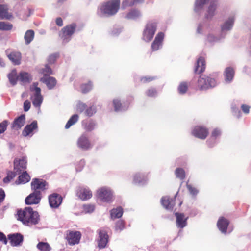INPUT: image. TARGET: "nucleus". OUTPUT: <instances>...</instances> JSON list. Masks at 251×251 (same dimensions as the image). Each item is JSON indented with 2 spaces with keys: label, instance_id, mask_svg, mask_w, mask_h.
Wrapping results in <instances>:
<instances>
[{
  "label": "nucleus",
  "instance_id": "obj_8",
  "mask_svg": "<svg viewBox=\"0 0 251 251\" xmlns=\"http://www.w3.org/2000/svg\"><path fill=\"white\" fill-rule=\"evenodd\" d=\"M76 196L82 201H86L92 197V193L87 186H79L77 187Z\"/></svg>",
  "mask_w": 251,
  "mask_h": 251
},
{
  "label": "nucleus",
  "instance_id": "obj_13",
  "mask_svg": "<svg viewBox=\"0 0 251 251\" xmlns=\"http://www.w3.org/2000/svg\"><path fill=\"white\" fill-rule=\"evenodd\" d=\"M49 205L52 208H58L62 202V197L57 193H53L49 196Z\"/></svg>",
  "mask_w": 251,
  "mask_h": 251
},
{
  "label": "nucleus",
  "instance_id": "obj_39",
  "mask_svg": "<svg viewBox=\"0 0 251 251\" xmlns=\"http://www.w3.org/2000/svg\"><path fill=\"white\" fill-rule=\"evenodd\" d=\"M209 0H196L194 10L196 13H199L203 8L205 4Z\"/></svg>",
  "mask_w": 251,
  "mask_h": 251
},
{
  "label": "nucleus",
  "instance_id": "obj_6",
  "mask_svg": "<svg viewBox=\"0 0 251 251\" xmlns=\"http://www.w3.org/2000/svg\"><path fill=\"white\" fill-rule=\"evenodd\" d=\"M76 28L75 24H72L64 27L59 33V36L64 43H68L71 39L72 35L74 34Z\"/></svg>",
  "mask_w": 251,
  "mask_h": 251
},
{
  "label": "nucleus",
  "instance_id": "obj_37",
  "mask_svg": "<svg viewBox=\"0 0 251 251\" xmlns=\"http://www.w3.org/2000/svg\"><path fill=\"white\" fill-rule=\"evenodd\" d=\"M19 80L24 83H29L32 80L31 75L25 72H20L19 75Z\"/></svg>",
  "mask_w": 251,
  "mask_h": 251
},
{
  "label": "nucleus",
  "instance_id": "obj_20",
  "mask_svg": "<svg viewBox=\"0 0 251 251\" xmlns=\"http://www.w3.org/2000/svg\"><path fill=\"white\" fill-rule=\"evenodd\" d=\"M40 81L45 83L49 90L53 89L57 83V81L54 77L48 75H45L41 77Z\"/></svg>",
  "mask_w": 251,
  "mask_h": 251
},
{
  "label": "nucleus",
  "instance_id": "obj_17",
  "mask_svg": "<svg viewBox=\"0 0 251 251\" xmlns=\"http://www.w3.org/2000/svg\"><path fill=\"white\" fill-rule=\"evenodd\" d=\"M208 132L207 128L201 126H197L192 131V134L196 137L204 139L207 136Z\"/></svg>",
  "mask_w": 251,
  "mask_h": 251
},
{
  "label": "nucleus",
  "instance_id": "obj_50",
  "mask_svg": "<svg viewBox=\"0 0 251 251\" xmlns=\"http://www.w3.org/2000/svg\"><path fill=\"white\" fill-rule=\"evenodd\" d=\"M223 39L224 38H222V36L221 34L218 37H215L212 34H209L208 35L207 38V41L210 43H214Z\"/></svg>",
  "mask_w": 251,
  "mask_h": 251
},
{
  "label": "nucleus",
  "instance_id": "obj_18",
  "mask_svg": "<svg viewBox=\"0 0 251 251\" xmlns=\"http://www.w3.org/2000/svg\"><path fill=\"white\" fill-rule=\"evenodd\" d=\"M178 192L175 195L174 198H170L168 197H163L161 199L162 205L167 210H172L175 205V199Z\"/></svg>",
  "mask_w": 251,
  "mask_h": 251
},
{
  "label": "nucleus",
  "instance_id": "obj_44",
  "mask_svg": "<svg viewBox=\"0 0 251 251\" xmlns=\"http://www.w3.org/2000/svg\"><path fill=\"white\" fill-rule=\"evenodd\" d=\"M175 174L177 178L183 180L185 177V172L184 169L181 168H177L176 169Z\"/></svg>",
  "mask_w": 251,
  "mask_h": 251
},
{
  "label": "nucleus",
  "instance_id": "obj_34",
  "mask_svg": "<svg viewBox=\"0 0 251 251\" xmlns=\"http://www.w3.org/2000/svg\"><path fill=\"white\" fill-rule=\"evenodd\" d=\"M123 214V209L121 206L113 208L110 210V216L112 219L121 218Z\"/></svg>",
  "mask_w": 251,
  "mask_h": 251
},
{
  "label": "nucleus",
  "instance_id": "obj_23",
  "mask_svg": "<svg viewBox=\"0 0 251 251\" xmlns=\"http://www.w3.org/2000/svg\"><path fill=\"white\" fill-rule=\"evenodd\" d=\"M113 103L114 110L116 112H123L126 111L128 109L129 105V102H127L126 103L123 102L122 103L120 100L118 99H114Z\"/></svg>",
  "mask_w": 251,
  "mask_h": 251
},
{
  "label": "nucleus",
  "instance_id": "obj_29",
  "mask_svg": "<svg viewBox=\"0 0 251 251\" xmlns=\"http://www.w3.org/2000/svg\"><path fill=\"white\" fill-rule=\"evenodd\" d=\"M205 69V61L202 57H199L197 61L195 67V72L196 73L200 74L202 73Z\"/></svg>",
  "mask_w": 251,
  "mask_h": 251
},
{
  "label": "nucleus",
  "instance_id": "obj_10",
  "mask_svg": "<svg viewBox=\"0 0 251 251\" xmlns=\"http://www.w3.org/2000/svg\"><path fill=\"white\" fill-rule=\"evenodd\" d=\"M81 234L79 231H70L67 234L66 239H67L68 244L70 245H74L79 243Z\"/></svg>",
  "mask_w": 251,
  "mask_h": 251
},
{
  "label": "nucleus",
  "instance_id": "obj_58",
  "mask_svg": "<svg viewBox=\"0 0 251 251\" xmlns=\"http://www.w3.org/2000/svg\"><path fill=\"white\" fill-rule=\"evenodd\" d=\"M146 94L148 97H155L157 96V92L155 88H151L146 92Z\"/></svg>",
  "mask_w": 251,
  "mask_h": 251
},
{
  "label": "nucleus",
  "instance_id": "obj_25",
  "mask_svg": "<svg viewBox=\"0 0 251 251\" xmlns=\"http://www.w3.org/2000/svg\"><path fill=\"white\" fill-rule=\"evenodd\" d=\"M77 145L79 148L86 150L91 148L90 142L85 134L82 135L77 141Z\"/></svg>",
  "mask_w": 251,
  "mask_h": 251
},
{
  "label": "nucleus",
  "instance_id": "obj_62",
  "mask_svg": "<svg viewBox=\"0 0 251 251\" xmlns=\"http://www.w3.org/2000/svg\"><path fill=\"white\" fill-rule=\"evenodd\" d=\"M250 108L249 105L246 104H242L241 106L242 111L246 114L249 113Z\"/></svg>",
  "mask_w": 251,
  "mask_h": 251
},
{
  "label": "nucleus",
  "instance_id": "obj_9",
  "mask_svg": "<svg viewBox=\"0 0 251 251\" xmlns=\"http://www.w3.org/2000/svg\"><path fill=\"white\" fill-rule=\"evenodd\" d=\"M41 198L40 191H33L25 198V203L26 205L37 204L40 202Z\"/></svg>",
  "mask_w": 251,
  "mask_h": 251
},
{
  "label": "nucleus",
  "instance_id": "obj_48",
  "mask_svg": "<svg viewBox=\"0 0 251 251\" xmlns=\"http://www.w3.org/2000/svg\"><path fill=\"white\" fill-rule=\"evenodd\" d=\"M59 57V54L58 53H54L50 55L48 59V64H53Z\"/></svg>",
  "mask_w": 251,
  "mask_h": 251
},
{
  "label": "nucleus",
  "instance_id": "obj_52",
  "mask_svg": "<svg viewBox=\"0 0 251 251\" xmlns=\"http://www.w3.org/2000/svg\"><path fill=\"white\" fill-rule=\"evenodd\" d=\"M95 209V206L94 204H88L83 205V210L85 213H91Z\"/></svg>",
  "mask_w": 251,
  "mask_h": 251
},
{
  "label": "nucleus",
  "instance_id": "obj_32",
  "mask_svg": "<svg viewBox=\"0 0 251 251\" xmlns=\"http://www.w3.org/2000/svg\"><path fill=\"white\" fill-rule=\"evenodd\" d=\"M8 57L14 65H19L21 63V54L19 52H12L8 55Z\"/></svg>",
  "mask_w": 251,
  "mask_h": 251
},
{
  "label": "nucleus",
  "instance_id": "obj_41",
  "mask_svg": "<svg viewBox=\"0 0 251 251\" xmlns=\"http://www.w3.org/2000/svg\"><path fill=\"white\" fill-rule=\"evenodd\" d=\"M78 115L77 114H74L71 117L69 120L67 122L65 128L66 129L69 128L72 125L76 123L78 120Z\"/></svg>",
  "mask_w": 251,
  "mask_h": 251
},
{
  "label": "nucleus",
  "instance_id": "obj_4",
  "mask_svg": "<svg viewBox=\"0 0 251 251\" xmlns=\"http://www.w3.org/2000/svg\"><path fill=\"white\" fill-rule=\"evenodd\" d=\"M157 24L155 20H152L147 23L142 33L143 40L149 42L153 39L157 29Z\"/></svg>",
  "mask_w": 251,
  "mask_h": 251
},
{
  "label": "nucleus",
  "instance_id": "obj_28",
  "mask_svg": "<svg viewBox=\"0 0 251 251\" xmlns=\"http://www.w3.org/2000/svg\"><path fill=\"white\" fill-rule=\"evenodd\" d=\"M221 135V131L219 129L216 128L212 132L210 138L207 141L208 147L211 148L217 144L216 139Z\"/></svg>",
  "mask_w": 251,
  "mask_h": 251
},
{
  "label": "nucleus",
  "instance_id": "obj_21",
  "mask_svg": "<svg viewBox=\"0 0 251 251\" xmlns=\"http://www.w3.org/2000/svg\"><path fill=\"white\" fill-rule=\"evenodd\" d=\"M218 5V1H212L207 7L205 17L207 19H211L216 14V10Z\"/></svg>",
  "mask_w": 251,
  "mask_h": 251
},
{
  "label": "nucleus",
  "instance_id": "obj_43",
  "mask_svg": "<svg viewBox=\"0 0 251 251\" xmlns=\"http://www.w3.org/2000/svg\"><path fill=\"white\" fill-rule=\"evenodd\" d=\"M188 84L185 82H182L179 85L177 90L179 94L183 95L186 93L188 90Z\"/></svg>",
  "mask_w": 251,
  "mask_h": 251
},
{
  "label": "nucleus",
  "instance_id": "obj_57",
  "mask_svg": "<svg viewBox=\"0 0 251 251\" xmlns=\"http://www.w3.org/2000/svg\"><path fill=\"white\" fill-rule=\"evenodd\" d=\"M123 28L120 26H114L111 31V34L113 36H116L119 35L122 32Z\"/></svg>",
  "mask_w": 251,
  "mask_h": 251
},
{
  "label": "nucleus",
  "instance_id": "obj_38",
  "mask_svg": "<svg viewBox=\"0 0 251 251\" xmlns=\"http://www.w3.org/2000/svg\"><path fill=\"white\" fill-rule=\"evenodd\" d=\"M35 33L32 29L27 30L24 36L25 44L26 45L29 44L34 39Z\"/></svg>",
  "mask_w": 251,
  "mask_h": 251
},
{
  "label": "nucleus",
  "instance_id": "obj_11",
  "mask_svg": "<svg viewBox=\"0 0 251 251\" xmlns=\"http://www.w3.org/2000/svg\"><path fill=\"white\" fill-rule=\"evenodd\" d=\"M27 158L22 157L21 158H15L14 161V170L17 174H20L22 170L26 168Z\"/></svg>",
  "mask_w": 251,
  "mask_h": 251
},
{
  "label": "nucleus",
  "instance_id": "obj_24",
  "mask_svg": "<svg viewBox=\"0 0 251 251\" xmlns=\"http://www.w3.org/2000/svg\"><path fill=\"white\" fill-rule=\"evenodd\" d=\"M229 221L224 217H220L218 220L217 225L219 230L224 234L227 232V227L229 225Z\"/></svg>",
  "mask_w": 251,
  "mask_h": 251
},
{
  "label": "nucleus",
  "instance_id": "obj_5",
  "mask_svg": "<svg viewBox=\"0 0 251 251\" xmlns=\"http://www.w3.org/2000/svg\"><path fill=\"white\" fill-rule=\"evenodd\" d=\"M97 197L102 202L110 203L113 201V192L109 187H101L97 190Z\"/></svg>",
  "mask_w": 251,
  "mask_h": 251
},
{
  "label": "nucleus",
  "instance_id": "obj_1",
  "mask_svg": "<svg viewBox=\"0 0 251 251\" xmlns=\"http://www.w3.org/2000/svg\"><path fill=\"white\" fill-rule=\"evenodd\" d=\"M17 220L27 226H32L37 225L40 221V215L38 212L33 210L31 207H25L24 209H18L15 215Z\"/></svg>",
  "mask_w": 251,
  "mask_h": 251
},
{
  "label": "nucleus",
  "instance_id": "obj_47",
  "mask_svg": "<svg viewBox=\"0 0 251 251\" xmlns=\"http://www.w3.org/2000/svg\"><path fill=\"white\" fill-rule=\"evenodd\" d=\"M81 92L83 93H87L92 88V84L91 82L88 83L83 84L80 87Z\"/></svg>",
  "mask_w": 251,
  "mask_h": 251
},
{
  "label": "nucleus",
  "instance_id": "obj_2",
  "mask_svg": "<svg viewBox=\"0 0 251 251\" xmlns=\"http://www.w3.org/2000/svg\"><path fill=\"white\" fill-rule=\"evenodd\" d=\"M120 0H110L100 5L97 15L101 17H110L115 15L120 8Z\"/></svg>",
  "mask_w": 251,
  "mask_h": 251
},
{
  "label": "nucleus",
  "instance_id": "obj_19",
  "mask_svg": "<svg viewBox=\"0 0 251 251\" xmlns=\"http://www.w3.org/2000/svg\"><path fill=\"white\" fill-rule=\"evenodd\" d=\"M25 123V114H21L19 117L16 118L13 121L11 128L13 129L18 130L23 127Z\"/></svg>",
  "mask_w": 251,
  "mask_h": 251
},
{
  "label": "nucleus",
  "instance_id": "obj_35",
  "mask_svg": "<svg viewBox=\"0 0 251 251\" xmlns=\"http://www.w3.org/2000/svg\"><path fill=\"white\" fill-rule=\"evenodd\" d=\"M30 177L26 171H25L20 175L18 177V179L16 181L15 183L17 184H25L29 181Z\"/></svg>",
  "mask_w": 251,
  "mask_h": 251
},
{
  "label": "nucleus",
  "instance_id": "obj_56",
  "mask_svg": "<svg viewBox=\"0 0 251 251\" xmlns=\"http://www.w3.org/2000/svg\"><path fill=\"white\" fill-rule=\"evenodd\" d=\"M8 125V121L6 120L0 123V134L4 133L6 130Z\"/></svg>",
  "mask_w": 251,
  "mask_h": 251
},
{
  "label": "nucleus",
  "instance_id": "obj_54",
  "mask_svg": "<svg viewBox=\"0 0 251 251\" xmlns=\"http://www.w3.org/2000/svg\"><path fill=\"white\" fill-rule=\"evenodd\" d=\"M43 101V97L41 96H37L34 97L32 103L34 106L39 107L41 105V103Z\"/></svg>",
  "mask_w": 251,
  "mask_h": 251
},
{
  "label": "nucleus",
  "instance_id": "obj_7",
  "mask_svg": "<svg viewBox=\"0 0 251 251\" xmlns=\"http://www.w3.org/2000/svg\"><path fill=\"white\" fill-rule=\"evenodd\" d=\"M235 19V17L234 15H230L221 25V32L220 34L222 36V38H225L227 33L232 29Z\"/></svg>",
  "mask_w": 251,
  "mask_h": 251
},
{
  "label": "nucleus",
  "instance_id": "obj_51",
  "mask_svg": "<svg viewBox=\"0 0 251 251\" xmlns=\"http://www.w3.org/2000/svg\"><path fill=\"white\" fill-rule=\"evenodd\" d=\"M96 126V123L93 120L90 121L89 122L86 124L85 126V128L86 130L91 131L94 130Z\"/></svg>",
  "mask_w": 251,
  "mask_h": 251
},
{
  "label": "nucleus",
  "instance_id": "obj_53",
  "mask_svg": "<svg viewBox=\"0 0 251 251\" xmlns=\"http://www.w3.org/2000/svg\"><path fill=\"white\" fill-rule=\"evenodd\" d=\"M136 3L135 0H123L122 3V7L125 9L127 7L133 6Z\"/></svg>",
  "mask_w": 251,
  "mask_h": 251
},
{
  "label": "nucleus",
  "instance_id": "obj_12",
  "mask_svg": "<svg viewBox=\"0 0 251 251\" xmlns=\"http://www.w3.org/2000/svg\"><path fill=\"white\" fill-rule=\"evenodd\" d=\"M7 237L11 245L13 247L21 246L24 240L23 236L20 233L10 234Z\"/></svg>",
  "mask_w": 251,
  "mask_h": 251
},
{
  "label": "nucleus",
  "instance_id": "obj_64",
  "mask_svg": "<svg viewBox=\"0 0 251 251\" xmlns=\"http://www.w3.org/2000/svg\"><path fill=\"white\" fill-rule=\"evenodd\" d=\"M31 106L30 102L28 100H25L24 103V110L25 112L28 111Z\"/></svg>",
  "mask_w": 251,
  "mask_h": 251
},
{
  "label": "nucleus",
  "instance_id": "obj_27",
  "mask_svg": "<svg viewBox=\"0 0 251 251\" xmlns=\"http://www.w3.org/2000/svg\"><path fill=\"white\" fill-rule=\"evenodd\" d=\"M148 178L144 174L137 173L133 177V182L140 186H142L147 183Z\"/></svg>",
  "mask_w": 251,
  "mask_h": 251
},
{
  "label": "nucleus",
  "instance_id": "obj_15",
  "mask_svg": "<svg viewBox=\"0 0 251 251\" xmlns=\"http://www.w3.org/2000/svg\"><path fill=\"white\" fill-rule=\"evenodd\" d=\"M47 185V183L45 180L36 178H33L31 183V189L34 191H40L39 190H44L46 189Z\"/></svg>",
  "mask_w": 251,
  "mask_h": 251
},
{
  "label": "nucleus",
  "instance_id": "obj_45",
  "mask_svg": "<svg viewBox=\"0 0 251 251\" xmlns=\"http://www.w3.org/2000/svg\"><path fill=\"white\" fill-rule=\"evenodd\" d=\"M13 25L11 24L4 22H0V30L9 31L12 28Z\"/></svg>",
  "mask_w": 251,
  "mask_h": 251
},
{
  "label": "nucleus",
  "instance_id": "obj_40",
  "mask_svg": "<svg viewBox=\"0 0 251 251\" xmlns=\"http://www.w3.org/2000/svg\"><path fill=\"white\" fill-rule=\"evenodd\" d=\"M36 247L40 251H50L51 250V247L47 242H39Z\"/></svg>",
  "mask_w": 251,
  "mask_h": 251
},
{
  "label": "nucleus",
  "instance_id": "obj_26",
  "mask_svg": "<svg viewBox=\"0 0 251 251\" xmlns=\"http://www.w3.org/2000/svg\"><path fill=\"white\" fill-rule=\"evenodd\" d=\"M38 129L37 122L33 121L30 124L25 126L22 131V135L24 137H27L30 135L34 130Z\"/></svg>",
  "mask_w": 251,
  "mask_h": 251
},
{
  "label": "nucleus",
  "instance_id": "obj_33",
  "mask_svg": "<svg viewBox=\"0 0 251 251\" xmlns=\"http://www.w3.org/2000/svg\"><path fill=\"white\" fill-rule=\"evenodd\" d=\"M7 77L9 81L12 86H15L18 80H19V75H18L16 69H13L10 73L7 75Z\"/></svg>",
  "mask_w": 251,
  "mask_h": 251
},
{
  "label": "nucleus",
  "instance_id": "obj_36",
  "mask_svg": "<svg viewBox=\"0 0 251 251\" xmlns=\"http://www.w3.org/2000/svg\"><path fill=\"white\" fill-rule=\"evenodd\" d=\"M12 15L8 12V7L5 5H0V19H10Z\"/></svg>",
  "mask_w": 251,
  "mask_h": 251
},
{
  "label": "nucleus",
  "instance_id": "obj_59",
  "mask_svg": "<svg viewBox=\"0 0 251 251\" xmlns=\"http://www.w3.org/2000/svg\"><path fill=\"white\" fill-rule=\"evenodd\" d=\"M86 108V104L81 102H79L76 106L77 111L80 113H82L84 111L85 112Z\"/></svg>",
  "mask_w": 251,
  "mask_h": 251
},
{
  "label": "nucleus",
  "instance_id": "obj_63",
  "mask_svg": "<svg viewBox=\"0 0 251 251\" xmlns=\"http://www.w3.org/2000/svg\"><path fill=\"white\" fill-rule=\"evenodd\" d=\"M155 78L154 77L151 76H145L141 77L140 79L141 81L143 83L149 82L153 80H154Z\"/></svg>",
  "mask_w": 251,
  "mask_h": 251
},
{
  "label": "nucleus",
  "instance_id": "obj_49",
  "mask_svg": "<svg viewBox=\"0 0 251 251\" xmlns=\"http://www.w3.org/2000/svg\"><path fill=\"white\" fill-rule=\"evenodd\" d=\"M125 227V223L122 220H118L115 224V230L121 232Z\"/></svg>",
  "mask_w": 251,
  "mask_h": 251
},
{
  "label": "nucleus",
  "instance_id": "obj_31",
  "mask_svg": "<svg viewBox=\"0 0 251 251\" xmlns=\"http://www.w3.org/2000/svg\"><path fill=\"white\" fill-rule=\"evenodd\" d=\"M142 16L141 12L136 9H132L126 15V18L129 20H136Z\"/></svg>",
  "mask_w": 251,
  "mask_h": 251
},
{
  "label": "nucleus",
  "instance_id": "obj_22",
  "mask_svg": "<svg viewBox=\"0 0 251 251\" xmlns=\"http://www.w3.org/2000/svg\"><path fill=\"white\" fill-rule=\"evenodd\" d=\"M175 215L176 217V225L178 228H183L187 225V220L188 217L185 218L183 213L176 212Z\"/></svg>",
  "mask_w": 251,
  "mask_h": 251
},
{
  "label": "nucleus",
  "instance_id": "obj_3",
  "mask_svg": "<svg viewBox=\"0 0 251 251\" xmlns=\"http://www.w3.org/2000/svg\"><path fill=\"white\" fill-rule=\"evenodd\" d=\"M217 85L216 79L209 75H201L197 80V86L200 90H207L216 87Z\"/></svg>",
  "mask_w": 251,
  "mask_h": 251
},
{
  "label": "nucleus",
  "instance_id": "obj_61",
  "mask_svg": "<svg viewBox=\"0 0 251 251\" xmlns=\"http://www.w3.org/2000/svg\"><path fill=\"white\" fill-rule=\"evenodd\" d=\"M85 164V161L84 160H81L76 166V171L77 172L81 171L83 167L84 166Z\"/></svg>",
  "mask_w": 251,
  "mask_h": 251
},
{
  "label": "nucleus",
  "instance_id": "obj_46",
  "mask_svg": "<svg viewBox=\"0 0 251 251\" xmlns=\"http://www.w3.org/2000/svg\"><path fill=\"white\" fill-rule=\"evenodd\" d=\"M97 111L96 107L95 105H92L88 108H86L85 111V114L87 116L91 117Z\"/></svg>",
  "mask_w": 251,
  "mask_h": 251
},
{
  "label": "nucleus",
  "instance_id": "obj_55",
  "mask_svg": "<svg viewBox=\"0 0 251 251\" xmlns=\"http://www.w3.org/2000/svg\"><path fill=\"white\" fill-rule=\"evenodd\" d=\"M186 187L189 190V193L193 196H196L199 193L198 190L192 187L190 184H189L188 182H187Z\"/></svg>",
  "mask_w": 251,
  "mask_h": 251
},
{
  "label": "nucleus",
  "instance_id": "obj_42",
  "mask_svg": "<svg viewBox=\"0 0 251 251\" xmlns=\"http://www.w3.org/2000/svg\"><path fill=\"white\" fill-rule=\"evenodd\" d=\"M38 83L34 82L33 84L30 86V90L31 91H34L35 93L34 94V97L37 96H41V89L38 87Z\"/></svg>",
  "mask_w": 251,
  "mask_h": 251
},
{
  "label": "nucleus",
  "instance_id": "obj_60",
  "mask_svg": "<svg viewBox=\"0 0 251 251\" xmlns=\"http://www.w3.org/2000/svg\"><path fill=\"white\" fill-rule=\"evenodd\" d=\"M49 64H46L45 66V68L43 69V73H44V75L52 74V70L51 68L49 66Z\"/></svg>",
  "mask_w": 251,
  "mask_h": 251
},
{
  "label": "nucleus",
  "instance_id": "obj_16",
  "mask_svg": "<svg viewBox=\"0 0 251 251\" xmlns=\"http://www.w3.org/2000/svg\"><path fill=\"white\" fill-rule=\"evenodd\" d=\"M164 37V34L162 32H159L156 35L151 45V48L153 51H156L162 48Z\"/></svg>",
  "mask_w": 251,
  "mask_h": 251
},
{
  "label": "nucleus",
  "instance_id": "obj_14",
  "mask_svg": "<svg viewBox=\"0 0 251 251\" xmlns=\"http://www.w3.org/2000/svg\"><path fill=\"white\" fill-rule=\"evenodd\" d=\"M99 238L98 239V247L100 249L105 248L108 241L107 232L103 229L98 230Z\"/></svg>",
  "mask_w": 251,
  "mask_h": 251
},
{
  "label": "nucleus",
  "instance_id": "obj_30",
  "mask_svg": "<svg viewBox=\"0 0 251 251\" xmlns=\"http://www.w3.org/2000/svg\"><path fill=\"white\" fill-rule=\"evenodd\" d=\"M234 70L231 67H227L224 72L225 80L226 83H230L234 77Z\"/></svg>",
  "mask_w": 251,
  "mask_h": 251
}]
</instances>
